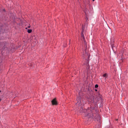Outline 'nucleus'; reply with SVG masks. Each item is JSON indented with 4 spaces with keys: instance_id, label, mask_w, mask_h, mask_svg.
Masks as SVG:
<instances>
[{
    "instance_id": "11",
    "label": "nucleus",
    "mask_w": 128,
    "mask_h": 128,
    "mask_svg": "<svg viewBox=\"0 0 128 128\" xmlns=\"http://www.w3.org/2000/svg\"><path fill=\"white\" fill-rule=\"evenodd\" d=\"M4 48H6V46H4ZM4 50H6V48H4Z\"/></svg>"
},
{
    "instance_id": "3",
    "label": "nucleus",
    "mask_w": 128,
    "mask_h": 128,
    "mask_svg": "<svg viewBox=\"0 0 128 128\" xmlns=\"http://www.w3.org/2000/svg\"><path fill=\"white\" fill-rule=\"evenodd\" d=\"M52 106H56L58 104V102H56V98H54L52 100Z\"/></svg>"
},
{
    "instance_id": "7",
    "label": "nucleus",
    "mask_w": 128,
    "mask_h": 128,
    "mask_svg": "<svg viewBox=\"0 0 128 128\" xmlns=\"http://www.w3.org/2000/svg\"><path fill=\"white\" fill-rule=\"evenodd\" d=\"M98 100H102V98H100V96L98 97Z\"/></svg>"
},
{
    "instance_id": "9",
    "label": "nucleus",
    "mask_w": 128,
    "mask_h": 128,
    "mask_svg": "<svg viewBox=\"0 0 128 128\" xmlns=\"http://www.w3.org/2000/svg\"><path fill=\"white\" fill-rule=\"evenodd\" d=\"M86 66H87V68H90V66H88V64H86Z\"/></svg>"
},
{
    "instance_id": "5",
    "label": "nucleus",
    "mask_w": 128,
    "mask_h": 128,
    "mask_svg": "<svg viewBox=\"0 0 128 128\" xmlns=\"http://www.w3.org/2000/svg\"><path fill=\"white\" fill-rule=\"evenodd\" d=\"M32 32V30H28V34H30V32Z\"/></svg>"
},
{
    "instance_id": "10",
    "label": "nucleus",
    "mask_w": 128,
    "mask_h": 128,
    "mask_svg": "<svg viewBox=\"0 0 128 128\" xmlns=\"http://www.w3.org/2000/svg\"><path fill=\"white\" fill-rule=\"evenodd\" d=\"M30 28V26H28V28Z\"/></svg>"
},
{
    "instance_id": "13",
    "label": "nucleus",
    "mask_w": 128,
    "mask_h": 128,
    "mask_svg": "<svg viewBox=\"0 0 128 128\" xmlns=\"http://www.w3.org/2000/svg\"><path fill=\"white\" fill-rule=\"evenodd\" d=\"M1 101H2V100L0 99V102H1Z\"/></svg>"
},
{
    "instance_id": "8",
    "label": "nucleus",
    "mask_w": 128,
    "mask_h": 128,
    "mask_svg": "<svg viewBox=\"0 0 128 128\" xmlns=\"http://www.w3.org/2000/svg\"><path fill=\"white\" fill-rule=\"evenodd\" d=\"M95 88H98V85L96 84L95 85Z\"/></svg>"
},
{
    "instance_id": "6",
    "label": "nucleus",
    "mask_w": 128,
    "mask_h": 128,
    "mask_svg": "<svg viewBox=\"0 0 128 128\" xmlns=\"http://www.w3.org/2000/svg\"><path fill=\"white\" fill-rule=\"evenodd\" d=\"M103 76L104 78H108V74H103Z\"/></svg>"
},
{
    "instance_id": "14",
    "label": "nucleus",
    "mask_w": 128,
    "mask_h": 128,
    "mask_svg": "<svg viewBox=\"0 0 128 128\" xmlns=\"http://www.w3.org/2000/svg\"><path fill=\"white\" fill-rule=\"evenodd\" d=\"M93 2H94V0H92Z\"/></svg>"
},
{
    "instance_id": "16",
    "label": "nucleus",
    "mask_w": 128,
    "mask_h": 128,
    "mask_svg": "<svg viewBox=\"0 0 128 128\" xmlns=\"http://www.w3.org/2000/svg\"><path fill=\"white\" fill-rule=\"evenodd\" d=\"M0 92H2V91L0 90Z\"/></svg>"
},
{
    "instance_id": "4",
    "label": "nucleus",
    "mask_w": 128,
    "mask_h": 128,
    "mask_svg": "<svg viewBox=\"0 0 128 128\" xmlns=\"http://www.w3.org/2000/svg\"><path fill=\"white\" fill-rule=\"evenodd\" d=\"M84 57L85 58H90V55L86 53V52L85 51V54H84Z\"/></svg>"
},
{
    "instance_id": "2",
    "label": "nucleus",
    "mask_w": 128,
    "mask_h": 128,
    "mask_svg": "<svg viewBox=\"0 0 128 128\" xmlns=\"http://www.w3.org/2000/svg\"><path fill=\"white\" fill-rule=\"evenodd\" d=\"M81 36L82 38H83V40L84 42H86V39L84 38V26H82V32L81 33Z\"/></svg>"
},
{
    "instance_id": "1",
    "label": "nucleus",
    "mask_w": 128,
    "mask_h": 128,
    "mask_svg": "<svg viewBox=\"0 0 128 128\" xmlns=\"http://www.w3.org/2000/svg\"><path fill=\"white\" fill-rule=\"evenodd\" d=\"M94 109L92 108H88V110L84 112V116L88 118H92L94 116V113L92 112Z\"/></svg>"
},
{
    "instance_id": "15",
    "label": "nucleus",
    "mask_w": 128,
    "mask_h": 128,
    "mask_svg": "<svg viewBox=\"0 0 128 128\" xmlns=\"http://www.w3.org/2000/svg\"><path fill=\"white\" fill-rule=\"evenodd\" d=\"M31 66H32V65H30Z\"/></svg>"
},
{
    "instance_id": "12",
    "label": "nucleus",
    "mask_w": 128,
    "mask_h": 128,
    "mask_svg": "<svg viewBox=\"0 0 128 128\" xmlns=\"http://www.w3.org/2000/svg\"><path fill=\"white\" fill-rule=\"evenodd\" d=\"M79 100V101H78V102H80V100Z\"/></svg>"
}]
</instances>
